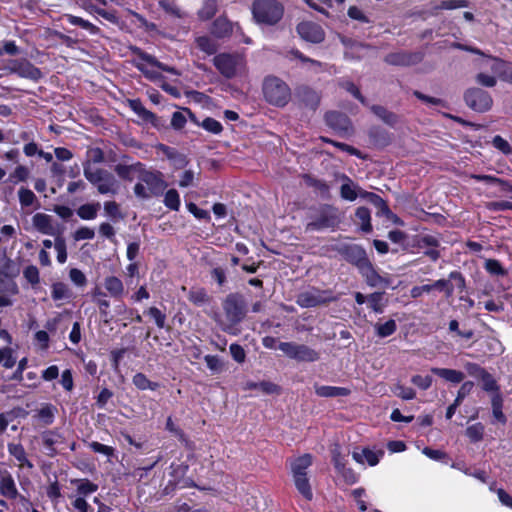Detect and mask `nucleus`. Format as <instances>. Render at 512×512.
Masks as SVG:
<instances>
[{
	"label": "nucleus",
	"instance_id": "49530a36",
	"mask_svg": "<svg viewBox=\"0 0 512 512\" xmlns=\"http://www.w3.org/2000/svg\"><path fill=\"white\" fill-rule=\"evenodd\" d=\"M484 267L487 270V272H489L491 275L505 276L507 274V271L503 268L501 263L496 259L486 260Z\"/></svg>",
	"mask_w": 512,
	"mask_h": 512
},
{
	"label": "nucleus",
	"instance_id": "20e7f679",
	"mask_svg": "<svg viewBox=\"0 0 512 512\" xmlns=\"http://www.w3.org/2000/svg\"><path fill=\"white\" fill-rule=\"evenodd\" d=\"M263 93L265 99L272 105L283 107L291 97V91L288 85L277 77H267L263 83Z\"/></svg>",
	"mask_w": 512,
	"mask_h": 512
},
{
	"label": "nucleus",
	"instance_id": "864d4df0",
	"mask_svg": "<svg viewBox=\"0 0 512 512\" xmlns=\"http://www.w3.org/2000/svg\"><path fill=\"white\" fill-rule=\"evenodd\" d=\"M54 248L57 252V260L59 263L63 264L67 261V248L66 242L63 238L58 237L55 239Z\"/></svg>",
	"mask_w": 512,
	"mask_h": 512
},
{
	"label": "nucleus",
	"instance_id": "7ed1b4c3",
	"mask_svg": "<svg viewBox=\"0 0 512 512\" xmlns=\"http://www.w3.org/2000/svg\"><path fill=\"white\" fill-rule=\"evenodd\" d=\"M284 8L277 0H254L252 14L258 24L274 25L283 16Z\"/></svg>",
	"mask_w": 512,
	"mask_h": 512
},
{
	"label": "nucleus",
	"instance_id": "3c124183",
	"mask_svg": "<svg viewBox=\"0 0 512 512\" xmlns=\"http://www.w3.org/2000/svg\"><path fill=\"white\" fill-rule=\"evenodd\" d=\"M484 427L480 423L473 424L466 429V435L472 442H478L482 439Z\"/></svg>",
	"mask_w": 512,
	"mask_h": 512
},
{
	"label": "nucleus",
	"instance_id": "f257e3e1",
	"mask_svg": "<svg viewBox=\"0 0 512 512\" xmlns=\"http://www.w3.org/2000/svg\"><path fill=\"white\" fill-rule=\"evenodd\" d=\"M83 173L85 178L97 188L102 195H116L120 184L115 176L109 171L96 167L90 161L84 164Z\"/></svg>",
	"mask_w": 512,
	"mask_h": 512
},
{
	"label": "nucleus",
	"instance_id": "0e129e2a",
	"mask_svg": "<svg viewBox=\"0 0 512 512\" xmlns=\"http://www.w3.org/2000/svg\"><path fill=\"white\" fill-rule=\"evenodd\" d=\"M3 364L6 368H12L16 359L12 356V350L10 348L0 349V364Z\"/></svg>",
	"mask_w": 512,
	"mask_h": 512
},
{
	"label": "nucleus",
	"instance_id": "412c9836",
	"mask_svg": "<svg viewBox=\"0 0 512 512\" xmlns=\"http://www.w3.org/2000/svg\"><path fill=\"white\" fill-rule=\"evenodd\" d=\"M431 372L436 374L437 376L441 377L447 382L458 384L462 382L465 378V375L463 372L455 369H448V368H437L434 367L431 369Z\"/></svg>",
	"mask_w": 512,
	"mask_h": 512
},
{
	"label": "nucleus",
	"instance_id": "a19ab883",
	"mask_svg": "<svg viewBox=\"0 0 512 512\" xmlns=\"http://www.w3.org/2000/svg\"><path fill=\"white\" fill-rule=\"evenodd\" d=\"M296 302L301 307L308 308L317 306L321 301L315 294L311 292H303L298 295Z\"/></svg>",
	"mask_w": 512,
	"mask_h": 512
},
{
	"label": "nucleus",
	"instance_id": "0eeeda50",
	"mask_svg": "<svg viewBox=\"0 0 512 512\" xmlns=\"http://www.w3.org/2000/svg\"><path fill=\"white\" fill-rule=\"evenodd\" d=\"M213 62L226 78L236 76L243 68V59L238 55L219 54L214 57Z\"/></svg>",
	"mask_w": 512,
	"mask_h": 512
},
{
	"label": "nucleus",
	"instance_id": "79ce46f5",
	"mask_svg": "<svg viewBox=\"0 0 512 512\" xmlns=\"http://www.w3.org/2000/svg\"><path fill=\"white\" fill-rule=\"evenodd\" d=\"M393 394L403 400H412L416 396V392L411 387H406L400 383L393 385L391 388Z\"/></svg>",
	"mask_w": 512,
	"mask_h": 512
},
{
	"label": "nucleus",
	"instance_id": "37998d69",
	"mask_svg": "<svg viewBox=\"0 0 512 512\" xmlns=\"http://www.w3.org/2000/svg\"><path fill=\"white\" fill-rule=\"evenodd\" d=\"M188 299L193 304L201 306L209 301V296L203 288H198L189 292Z\"/></svg>",
	"mask_w": 512,
	"mask_h": 512
},
{
	"label": "nucleus",
	"instance_id": "1a4fd4ad",
	"mask_svg": "<svg viewBox=\"0 0 512 512\" xmlns=\"http://www.w3.org/2000/svg\"><path fill=\"white\" fill-rule=\"evenodd\" d=\"M139 180L145 183L153 196H159L167 188L163 174L158 171L146 170L144 167L139 175Z\"/></svg>",
	"mask_w": 512,
	"mask_h": 512
},
{
	"label": "nucleus",
	"instance_id": "e433bc0d",
	"mask_svg": "<svg viewBox=\"0 0 512 512\" xmlns=\"http://www.w3.org/2000/svg\"><path fill=\"white\" fill-rule=\"evenodd\" d=\"M51 296L55 301L66 300L71 297V291L65 283L56 282L52 285Z\"/></svg>",
	"mask_w": 512,
	"mask_h": 512
},
{
	"label": "nucleus",
	"instance_id": "6ab92c4d",
	"mask_svg": "<svg viewBox=\"0 0 512 512\" xmlns=\"http://www.w3.org/2000/svg\"><path fill=\"white\" fill-rule=\"evenodd\" d=\"M315 393L320 397H344L350 394V389L346 387H336L328 385H314Z\"/></svg>",
	"mask_w": 512,
	"mask_h": 512
},
{
	"label": "nucleus",
	"instance_id": "6e6552de",
	"mask_svg": "<svg viewBox=\"0 0 512 512\" xmlns=\"http://www.w3.org/2000/svg\"><path fill=\"white\" fill-rule=\"evenodd\" d=\"M466 104L475 111L485 112L492 106V98L488 92L479 89H469L465 94Z\"/></svg>",
	"mask_w": 512,
	"mask_h": 512
},
{
	"label": "nucleus",
	"instance_id": "4be33fe9",
	"mask_svg": "<svg viewBox=\"0 0 512 512\" xmlns=\"http://www.w3.org/2000/svg\"><path fill=\"white\" fill-rule=\"evenodd\" d=\"M297 96L300 98V101L310 109H316L319 104L318 94L308 87H300L297 90Z\"/></svg>",
	"mask_w": 512,
	"mask_h": 512
},
{
	"label": "nucleus",
	"instance_id": "5701e85b",
	"mask_svg": "<svg viewBox=\"0 0 512 512\" xmlns=\"http://www.w3.org/2000/svg\"><path fill=\"white\" fill-rule=\"evenodd\" d=\"M8 452L19 462V467L33 468V464L28 460L25 449L21 444L9 443Z\"/></svg>",
	"mask_w": 512,
	"mask_h": 512
},
{
	"label": "nucleus",
	"instance_id": "2eb2a0df",
	"mask_svg": "<svg viewBox=\"0 0 512 512\" xmlns=\"http://www.w3.org/2000/svg\"><path fill=\"white\" fill-rule=\"evenodd\" d=\"M343 254L349 262L355 264L359 269L369 261L365 251L358 245L344 247Z\"/></svg>",
	"mask_w": 512,
	"mask_h": 512
},
{
	"label": "nucleus",
	"instance_id": "de8ad7c7",
	"mask_svg": "<svg viewBox=\"0 0 512 512\" xmlns=\"http://www.w3.org/2000/svg\"><path fill=\"white\" fill-rule=\"evenodd\" d=\"M29 177V170L27 167L23 165H19L15 168V170L10 174L9 181L16 184L18 182H24Z\"/></svg>",
	"mask_w": 512,
	"mask_h": 512
},
{
	"label": "nucleus",
	"instance_id": "b1692460",
	"mask_svg": "<svg viewBox=\"0 0 512 512\" xmlns=\"http://www.w3.org/2000/svg\"><path fill=\"white\" fill-rule=\"evenodd\" d=\"M311 464L312 456L310 454H304L296 458L291 463L292 476L295 477L307 474V469L311 466Z\"/></svg>",
	"mask_w": 512,
	"mask_h": 512
},
{
	"label": "nucleus",
	"instance_id": "dca6fc26",
	"mask_svg": "<svg viewBox=\"0 0 512 512\" xmlns=\"http://www.w3.org/2000/svg\"><path fill=\"white\" fill-rule=\"evenodd\" d=\"M32 224L34 228L42 234L54 235L55 229L52 224V217L45 213H36L32 217Z\"/></svg>",
	"mask_w": 512,
	"mask_h": 512
},
{
	"label": "nucleus",
	"instance_id": "cd10ccee",
	"mask_svg": "<svg viewBox=\"0 0 512 512\" xmlns=\"http://www.w3.org/2000/svg\"><path fill=\"white\" fill-rule=\"evenodd\" d=\"M100 207L99 202L86 203L81 205L76 212L82 220H94L98 215Z\"/></svg>",
	"mask_w": 512,
	"mask_h": 512
},
{
	"label": "nucleus",
	"instance_id": "9b49d317",
	"mask_svg": "<svg viewBox=\"0 0 512 512\" xmlns=\"http://www.w3.org/2000/svg\"><path fill=\"white\" fill-rule=\"evenodd\" d=\"M43 446L48 456H54L62 449L66 444L65 436L59 430H50L42 434Z\"/></svg>",
	"mask_w": 512,
	"mask_h": 512
},
{
	"label": "nucleus",
	"instance_id": "774afa93",
	"mask_svg": "<svg viewBox=\"0 0 512 512\" xmlns=\"http://www.w3.org/2000/svg\"><path fill=\"white\" fill-rule=\"evenodd\" d=\"M485 64L490 68V70L494 74L498 75L499 77L501 76L503 68L505 66V62L497 58H487L485 60Z\"/></svg>",
	"mask_w": 512,
	"mask_h": 512
},
{
	"label": "nucleus",
	"instance_id": "473e14b6",
	"mask_svg": "<svg viewBox=\"0 0 512 512\" xmlns=\"http://www.w3.org/2000/svg\"><path fill=\"white\" fill-rule=\"evenodd\" d=\"M64 18L71 24L75 26H80L81 28L89 31L91 34L95 35L99 32V28L92 24L91 22L82 19L81 17L74 16L72 14H65Z\"/></svg>",
	"mask_w": 512,
	"mask_h": 512
},
{
	"label": "nucleus",
	"instance_id": "f704fd0d",
	"mask_svg": "<svg viewBox=\"0 0 512 512\" xmlns=\"http://www.w3.org/2000/svg\"><path fill=\"white\" fill-rule=\"evenodd\" d=\"M244 389L245 390L258 389V390H261L265 394H273L278 391V386L275 385L274 383L267 382V381H262V382H258V383L249 381V382L245 383Z\"/></svg>",
	"mask_w": 512,
	"mask_h": 512
},
{
	"label": "nucleus",
	"instance_id": "bf43d9fd",
	"mask_svg": "<svg viewBox=\"0 0 512 512\" xmlns=\"http://www.w3.org/2000/svg\"><path fill=\"white\" fill-rule=\"evenodd\" d=\"M311 8L328 16L327 8L332 6L331 0H304Z\"/></svg>",
	"mask_w": 512,
	"mask_h": 512
},
{
	"label": "nucleus",
	"instance_id": "13d9d810",
	"mask_svg": "<svg viewBox=\"0 0 512 512\" xmlns=\"http://www.w3.org/2000/svg\"><path fill=\"white\" fill-rule=\"evenodd\" d=\"M480 380L482 382V387L485 391L498 392L499 387L496 383V380L487 371L481 376Z\"/></svg>",
	"mask_w": 512,
	"mask_h": 512
},
{
	"label": "nucleus",
	"instance_id": "ea45409f",
	"mask_svg": "<svg viewBox=\"0 0 512 512\" xmlns=\"http://www.w3.org/2000/svg\"><path fill=\"white\" fill-rule=\"evenodd\" d=\"M356 217L361 224V230L370 232L372 230L370 211L366 207H359L356 210Z\"/></svg>",
	"mask_w": 512,
	"mask_h": 512
},
{
	"label": "nucleus",
	"instance_id": "4d7b16f0",
	"mask_svg": "<svg viewBox=\"0 0 512 512\" xmlns=\"http://www.w3.org/2000/svg\"><path fill=\"white\" fill-rule=\"evenodd\" d=\"M56 408L52 405H45L38 411V417L46 424L49 425L53 422Z\"/></svg>",
	"mask_w": 512,
	"mask_h": 512
},
{
	"label": "nucleus",
	"instance_id": "c756f323",
	"mask_svg": "<svg viewBox=\"0 0 512 512\" xmlns=\"http://www.w3.org/2000/svg\"><path fill=\"white\" fill-rule=\"evenodd\" d=\"M326 122L338 130H346L349 126L348 118L338 112H329L326 114Z\"/></svg>",
	"mask_w": 512,
	"mask_h": 512
},
{
	"label": "nucleus",
	"instance_id": "7c9ffc66",
	"mask_svg": "<svg viewBox=\"0 0 512 512\" xmlns=\"http://www.w3.org/2000/svg\"><path fill=\"white\" fill-rule=\"evenodd\" d=\"M234 25L224 17H220L213 23V33L217 37H225L233 32Z\"/></svg>",
	"mask_w": 512,
	"mask_h": 512
},
{
	"label": "nucleus",
	"instance_id": "2f4dec72",
	"mask_svg": "<svg viewBox=\"0 0 512 512\" xmlns=\"http://www.w3.org/2000/svg\"><path fill=\"white\" fill-rule=\"evenodd\" d=\"M0 492L3 496L16 498L18 491L13 478L10 475L3 476L0 481Z\"/></svg>",
	"mask_w": 512,
	"mask_h": 512
},
{
	"label": "nucleus",
	"instance_id": "72a5a7b5",
	"mask_svg": "<svg viewBox=\"0 0 512 512\" xmlns=\"http://www.w3.org/2000/svg\"><path fill=\"white\" fill-rule=\"evenodd\" d=\"M19 202L22 207L35 206L39 207V202L37 200L36 195L27 188H20L18 191Z\"/></svg>",
	"mask_w": 512,
	"mask_h": 512
},
{
	"label": "nucleus",
	"instance_id": "393cba45",
	"mask_svg": "<svg viewBox=\"0 0 512 512\" xmlns=\"http://www.w3.org/2000/svg\"><path fill=\"white\" fill-rule=\"evenodd\" d=\"M142 168L143 165L139 162L132 165L118 164L115 167V172L120 178L131 181L134 174H137L138 176L140 175Z\"/></svg>",
	"mask_w": 512,
	"mask_h": 512
},
{
	"label": "nucleus",
	"instance_id": "58836bf2",
	"mask_svg": "<svg viewBox=\"0 0 512 512\" xmlns=\"http://www.w3.org/2000/svg\"><path fill=\"white\" fill-rule=\"evenodd\" d=\"M164 205L173 210L178 211L180 208V195L176 189H169L164 195Z\"/></svg>",
	"mask_w": 512,
	"mask_h": 512
},
{
	"label": "nucleus",
	"instance_id": "8fccbe9b",
	"mask_svg": "<svg viewBox=\"0 0 512 512\" xmlns=\"http://www.w3.org/2000/svg\"><path fill=\"white\" fill-rule=\"evenodd\" d=\"M203 129L213 134H219L222 131V125L219 121L207 117L201 123H198Z\"/></svg>",
	"mask_w": 512,
	"mask_h": 512
},
{
	"label": "nucleus",
	"instance_id": "423d86ee",
	"mask_svg": "<svg viewBox=\"0 0 512 512\" xmlns=\"http://www.w3.org/2000/svg\"><path fill=\"white\" fill-rule=\"evenodd\" d=\"M278 349L287 357L297 361L313 362L318 360V353L310 347L294 342H279Z\"/></svg>",
	"mask_w": 512,
	"mask_h": 512
},
{
	"label": "nucleus",
	"instance_id": "5fc2aeb1",
	"mask_svg": "<svg viewBox=\"0 0 512 512\" xmlns=\"http://www.w3.org/2000/svg\"><path fill=\"white\" fill-rule=\"evenodd\" d=\"M363 196L367 197L369 201L375 205L377 208H379L380 212L382 214L388 215L390 214V210L388 206L386 205L385 201L378 195L374 193H365Z\"/></svg>",
	"mask_w": 512,
	"mask_h": 512
},
{
	"label": "nucleus",
	"instance_id": "338daca9",
	"mask_svg": "<svg viewBox=\"0 0 512 512\" xmlns=\"http://www.w3.org/2000/svg\"><path fill=\"white\" fill-rule=\"evenodd\" d=\"M341 197L349 201H354L357 198L356 189L350 181L341 186Z\"/></svg>",
	"mask_w": 512,
	"mask_h": 512
},
{
	"label": "nucleus",
	"instance_id": "4c0bfd02",
	"mask_svg": "<svg viewBox=\"0 0 512 512\" xmlns=\"http://www.w3.org/2000/svg\"><path fill=\"white\" fill-rule=\"evenodd\" d=\"M73 483L76 485L77 492L80 497L88 496L97 491L98 486L87 479L75 480Z\"/></svg>",
	"mask_w": 512,
	"mask_h": 512
},
{
	"label": "nucleus",
	"instance_id": "9d476101",
	"mask_svg": "<svg viewBox=\"0 0 512 512\" xmlns=\"http://www.w3.org/2000/svg\"><path fill=\"white\" fill-rule=\"evenodd\" d=\"M7 69L14 74L22 78H27L31 80H38L42 77V73L40 69L35 67L32 63H30L26 59H16L11 60L8 63Z\"/></svg>",
	"mask_w": 512,
	"mask_h": 512
},
{
	"label": "nucleus",
	"instance_id": "a211bd4d",
	"mask_svg": "<svg viewBox=\"0 0 512 512\" xmlns=\"http://www.w3.org/2000/svg\"><path fill=\"white\" fill-rule=\"evenodd\" d=\"M104 288L115 299H121L125 294L123 282L116 276L106 277L104 279Z\"/></svg>",
	"mask_w": 512,
	"mask_h": 512
},
{
	"label": "nucleus",
	"instance_id": "a18cd8bd",
	"mask_svg": "<svg viewBox=\"0 0 512 512\" xmlns=\"http://www.w3.org/2000/svg\"><path fill=\"white\" fill-rule=\"evenodd\" d=\"M397 325L394 320H388L383 324H376L375 329L379 337L384 338L392 335L396 331Z\"/></svg>",
	"mask_w": 512,
	"mask_h": 512
},
{
	"label": "nucleus",
	"instance_id": "a878e982",
	"mask_svg": "<svg viewBox=\"0 0 512 512\" xmlns=\"http://www.w3.org/2000/svg\"><path fill=\"white\" fill-rule=\"evenodd\" d=\"M129 107L134 111L142 120L154 123L156 115L151 111L147 110L140 100H129Z\"/></svg>",
	"mask_w": 512,
	"mask_h": 512
},
{
	"label": "nucleus",
	"instance_id": "680f3d73",
	"mask_svg": "<svg viewBox=\"0 0 512 512\" xmlns=\"http://www.w3.org/2000/svg\"><path fill=\"white\" fill-rule=\"evenodd\" d=\"M332 460L338 472L345 469V457L341 454L340 447L337 445L332 449Z\"/></svg>",
	"mask_w": 512,
	"mask_h": 512
},
{
	"label": "nucleus",
	"instance_id": "4468645a",
	"mask_svg": "<svg viewBox=\"0 0 512 512\" xmlns=\"http://www.w3.org/2000/svg\"><path fill=\"white\" fill-rule=\"evenodd\" d=\"M360 273L366 279V282L371 287H386L389 285V281L378 274L374 269L373 265L368 261L360 269Z\"/></svg>",
	"mask_w": 512,
	"mask_h": 512
},
{
	"label": "nucleus",
	"instance_id": "09e8293b",
	"mask_svg": "<svg viewBox=\"0 0 512 512\" xmlns=\"http://www.w3.org/2000/svg\"><path fill=\"white\" fill-rule=\"evenodd\" d=\"M91 296L93 301L98 305V307L102 309H107L110 306V302L106 299V294L99 287H95Z\"/></svg>",
	"mask_w": 512,
	"mask_h": 512
},
{
	"label": "nucleus",
	"instance_id": "603ef678",
	"mask_svg": "<svg viewBox=\"0 0 512 512\" xmlns=\"http://www.w3.org/2000/svg\"><path fill=\"white\" fill-rule=\"evenodd\" d=\"M217 11V5L215 0H207L204 6L199 11L200 18L208 20L212 18Z\"/></svg>",
	"mask_w": 512,
	"mask_h": 512
},
{
	"label": "nucleus",
	"instance_id": "052dcab7",
	"mask_svg": "<svg viewBox=\"0 0 512 512\" xmlns=\"http://www.w3.org/2000/svg\"><path fill=\"white\" fill-rule=\"evenodd\" d=\"M94 237H95L94 229L86 227V226L78 228L73 234V238L75 241L92 240Z\"/></svg>",
	"mask_w": 512,
	"mask_h": 512
},
{
	"label": "nucleus",
	"instance_id": "39448f33",
	"mask_svg": "<svg viewBox=\"0 0 512 512\" xmlns=\"http://www.w3.org/2000/svg\"><path fill=\"white\" fill-rule=\"evenodd\" d=\"M134 53L138 57L136 67L151 80H157L160 78L159 70L166 71L174 75H179L175 68L159 62L154 56L141 51L139 48H136Z\"/></svg>",
	"mask_w": 512,
	"mask_h": 512
},
{
	"label": "nucleus",
	"instance_id": "6e6d98bb",
	"mask_svg": "<svg viewBox=\"0 0 512 512\" xmlns=\"http://www.w3.org/2000/svg\"><path fill=\"white\" fill-rule=\"evenodd\" d=\"M196 44L202 51L209 55L216 52V45L209 37H198L196 39Z\"/></svg>",
	"mask_w": 512,
	"mask_h": 512
},
{
	"label": "nucleus",
	"instance_id": "c85d7f7f",
	"mask_svg": "<svg viewBox=\"0 0 512 512\" xmlns=\"http://www.w3.org/2000/svg\"><path fill=\"white\" fill-rule=\"evenodd\" d=\"M133 385L139 390H156L159 388L160 384L157 382L150 381L147 376L141 372L136 373L132 377Z\"/></svg>",
	"mask_w": 512,
	"mask_h": 512
},
{
	"label": "nucleus",
	"instance_id": "f8f14e48",
	"mask_svg": "<svg viewBox=\"0 0 512 512\" xmlns=\"http://www.w3.org/2000/svg\"><path fill=\"white\" fill-rule=\"evenodd\" d=\"M223 309L228 321L232 324L240 322L245 316L244 305L235 295L227 296L223 303Z\"/></svg>",
	"mask_w": 512,
	"mask_h": 512
},
{
	"label": "nucleus",
	"instance_id": "bb28decb",
	"mask_svg": "<svg viewBox=\"0 0 512 512\" xmlns=\"http://www.w3.org/2000/svg\"><path fill=\"white\" fill-rule=\"evenodd\" d=\"M294 484L298 492L306 499L311 500L313 497L312 489L307 474L293 477Z\"/></svg>",
	"mask_w": 512,
	"mask_h": 512
},
{
	"label": "nucleus",
	"instance_id": "ddd939ff",
	"mask_svg": "<svg viewBox=\"0 0 512 512\" xmlns=\"http://www.w3.org/2000/svg\"><path fill=\"white\" fill-rule=\"evenodd\" d=\"M297 32L302 39L312 43L322 42L325 36L323 29L312 22H301L297 26Z\"/></svg>",
	"mask_w": 512,
	"mask_h": 512
},
{
	"label": "nucleus",
	"instance_id": "e2e57ef3",
	"mask_svg": "<svg viewBox=\"0 0 512 512\" xmlns=\"http://www.w3.org/2000/svg\"><path fill=\"white\" fill-rule=\"evenodd\" d=\"M69 277L70 280L78 287H84L87 283L85 274L77 268H72L69 271Z\"/></svg>",
	"mask_w": 512,
	"mask_h": 512
},
{
	"label": "nucleus",
	"instance_id": "69168bd1",
	"mask_svg": "<svg viewBox=\"0 0 512 512\" xmlns=\"http://www.w3.org/2000/svg\"><path fill=\"white\" fill-rule=\"evenodd\" d=\"M148 315L153 318L158 328H164L166 316L157 307H150L147 311Z\"/></svg>",
	"mask_w": 512,
	"mask_h": 512
},
{
	"label": "nucleus",
	"instance_id": "aec40b11",
	"mask_svg": "<svg viewBox=\"0 0 512 512\" xmlns=\"http://www.w3.org/2000/svg\"><path fill=\"white\" fill-rule=\"evenodd\" d=\"M382 455V451L375 452L370 449H363L361 451H354L352 453V457L356 462L361 464L367 462L370 466L377 465Z\"/></svg>",
	"mask_w": 512,
	"mask_h": 512
},
{
	"label": "nucleus",
	"instance_id": "f3484780",
	"mask_svg": "<svg viewBox=\"0 0 512 512\" xmlns=\"http://www.w3.org/2000/svg\"><path fill=\"white\" fill-rule=\"evenodd\" d=\"M473 387H474V383L471 382V381H466V382H464L461 385V387L459 388V390L457 392L456 399L447 408V411H446V418L447 419H451L453 417V415L456 412V409L460 406V404L465 399V397L468 396L471 393Z\"/></svg>",
	"mask_w": 512,
	"mask_h": 512
},
{
	"label": "nucleus",
	"instance_id": "c03bdc74",
	"mask_svg": "<svg viewBox=\"0 0 512 512\" xmlns=\"http://www.w3.org/2000/svg\"><path fill=\"white\" fill-rule=\"evenodd\" d=\"M371 110L376 116H378L380 119H382L385 123H387L389 125H393L397 122L396 115L387 111L382 106H378V105L372 106Z\"/></svg>",
	"mask_w": 512,
	"mask_h": 512
},
{
	"label": "nucleus",
	"instance_id": "c9c22d12",
	"mask_svg": "<svg viewBox=\"0 0 512 512\" xmlns=\"http://www.w3.org/2000/svg\"><path fill=\"white\" fill-rule=\"evenodd\" d=\"M158 4L165 13L174 18H182L185 15L174 0H159Z\"/></svg>",
	"mask_w": 512,
	"mask_h": 512
},
{
	"label": "nucleus",
	"instance_id": "f03ea898",
	"mask_svg": "<svg viewBox=\"0 0 512 512\" xmlns=\"http://www.w3.org/2000/svg\"><path fill=\"white\" fill-rule=\"evenodd\" d=\"M342 220V214L338 208L323 205L311 211L307 224L306 232L323 231L326 229L334 230Z\"/></svg>",
	"mask_w": 512,
	"mask_h": 512
}]
</instances>
